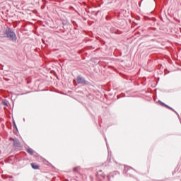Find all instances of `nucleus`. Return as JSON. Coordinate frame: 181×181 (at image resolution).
<instances>
[{
    "instance_id": "obj_1",
    "label": "nucleus",
    "mask_w": 181,
    "mask_h": 181,
    "mask_svg": "<svg viewBox=\"0 0 181 181\" xmlns=\"http://www.w3.org/2000/svg\"><path fill=\"white\" fill-rule=\"evenodd\" d=\"M4 37H7L9 40L12 42H16L18 37H16V34L11 28H7L4 31Z\"/></svg>"
},
{
    "instance_id": "obj_2",
    "label": "nucleus",
    "mask_w": 181,
    "mask_h": 181,
    "mask_svg": "<svg viewBox=\"0 0 181 181\" xmlns=\"http://www.w3.org/2000/svg\"><path fill=\"white\" fill-rule=\"evenodd\" d=\"M76 81L78 84H82L83 86H88V84H90L88 81H86V78H83V76L80 75L76 77Z\"/></svg>"
},
{
    "instance_id": "obj_3",
    "label": "nucleus",
    "mask_w": 181,
    "mask_h": 181,
    "mask_svg": "<svg viewBox=\"0 0 181 181\" xmlns=\"http://www.w3.org/2000/svg\"><path fill=\"white\" fill-rule=\"evenodd\" d=\"M10 141H13L14 146L16 148H19L21 146V142L19 141V139L15 138V139H10Z\"/></svg>"
},
{
    "instance_id": "obj_4",
    "label": "nucleus",
    "mask_w": 181,
    "mask_h": 181,
    "mask_svg": "<svg viewBox=\"0 0 181 181\" xmlns=\"http://www.w3.org/2000/svg\"><path fill=\"white\" fill-rule=\"evenodd\" d=\"M97 176L99 179H105V174L103 173L102 170H99L97 173Z\"/></svg>"
},
{
    "instance_id": "obj_5",
    "label": "nucleus",
    "mask_w": 181,
    "mask_h": 181,
    "mask_svg": "<svg viewBox=\"0 0 181 181\" xmlns=\"http://www.w3.org/2000/svg\"><path fill=\"white\" fill-rule=\"evenodd\" d=\"M128 172H135V170H134L132 168H128V167H124V173H128Z\"/></svg>"
},
{
    "instance_id": "obj_6",
    "label": "nucleus",
    "mask_w": 181,
    "mask_h": 181,
    "mask_svg": "<svg viewBox=\"0 0 181 181\" xmlns=\"http://www.w3.org/2000/svg\"><path fill=\"white\" fill-rule=\"evenodd\" d=\"M27 152L30 155H33L35 153V151L33 149L30 148L27 149Z\"/></svg>"
},
{
    "instance_id": "obj_7",
    "label": "nucleus",
    "mask_w": 181,
    "mask_h": 181,
    "mask_svg": "<svg viewBox=\"0 0 181 181\" xmlns=\"http://www.w3.org/2000/svg\"><path fill=\"white\" fill-rule=\"evenodd\" d=\"M31 166H32L33 169H39V166L36 165L35 163H32Z\"/></svg>"
},
{
    "instance_id": "obj_8",
    "label": "nucleus",
    "mask_w": 181,
    "mask_h": 181,
    "mask_svg": "<svg viewBox=\"0 0 181 181\" xmlns=\"http://www.w3.org/2000/svg\"><path fill=\"white\" fill-rule=\"evenodd\" d=\"M164 107H165L166 108H168L169 110H172L173 111V109L169 107L168 105H165Z\"/></svg>"
},
{
    "instance_id": "obj_9",
    "label": "nucleus",
    "mask_w": 181,
    "mask_h": 181,
    "mask_svg": "<svg viewBox=\"0 0 181 181\" xmlns=\"http://www.w3.org/2000/svg\"><path fill=\"white\" fill-rule=\"evenodd\" d=\"M164 107H165L166 108H168L169 110H172L173 111V109L169 107L168 105H165Z\"/></svg>"
},
{
    "instance_id": "obj_10",
    "label": "nucleus",
    "mask_w": 181,
    "mask_h": 181,
    "mask_svg": "<svg viewBox=\"0 0 181 181\" xmlns=\"http://www.w3.org/2000/svg\"><path fill=\"white\" fill-rule=\"evenodd\" d=\"M159 103H160V105H163V107H165V105H166V104H165L164 103H163L161 101H159Z\"/></svg>"
},
{
    "instance_id": "obj_11",
    "label": "nucleus",
    "mask_w": 181,
    "mask_h": 181,
    "mask_svg": "<svg viewBox=\"0 0 181 181\" xmlns=\"http://www.w3.org/2000/svg\"><path fill=\"white\" fill-rule=\"evenodd\" d=\"M13 128H16V129H18V127H16V123H15V122H13Z\"/></svg>"
},
{
    "instance_id": "obj_12",
    "label": "nucleus",
    "mask_w": 181,
    "mask_h": 181,
    "mask_svg": "<svg viewBox=\"0 0 181 181\" xmlns=\"http://www.w3.org/2000/svg\"><path fill=\"white\" fill-rule=\"evenodd\" d=\"M107 181H110V175L107 176Z\"/></svg>"
},
{
    "instance_id": "obj_13",
    "label": "nucleus",
    "mask_w": 181,
    "mask_h": 181,
    "mask_svg": "<svg viewBox=\"0 0 181 181\" xmlns=\"http://www.w3.org/2000/svg\"><path fill=\"white\" fill-rule=\"evenodd\" d=\"M74 172L77 170V168H74Z\"/></svg>"
},
{
    "instance_id": "obj_14",
    "label": "nucleus",
    "mask_w": 181,
    "mask_h": 181,
    "mask_svg": "<svg viewBox=\"0 0 181 181\" xmlns=\"http://www.w3.org/2000/svg\"><path fill=\"white\" fill-rule=\"evenodd\" d=\"M128 175H129V176H131V174H129V173H128Z\"/></svg>"
},
{
    "instance_id": "obj_15",
    "label": "nucleus",
    "mask_w": 181,
    "mask_h": 181,
    "mask_svg": "<svg viewBox=\"0 0 181 181\" xmlns=\"http://www.w3.org/2000/svg\"><path fill=\"white\" fill-rule=\"evenodd\" d=\"M23 121H25V119H23Z\"/></svg>"
}]
</instances>
